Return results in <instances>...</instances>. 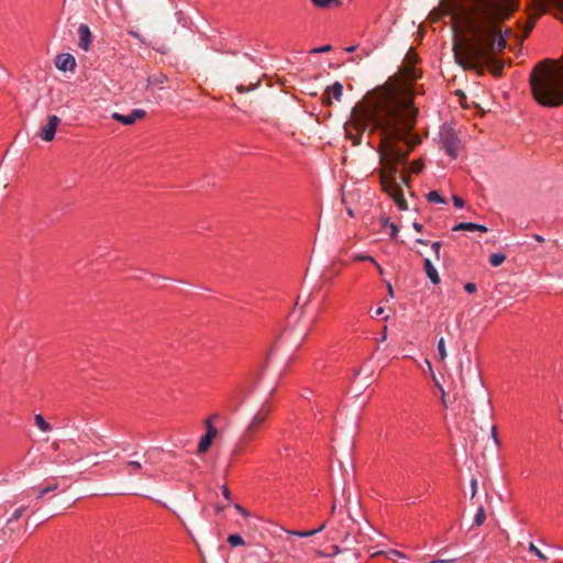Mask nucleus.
I'll list each match as a JSON object with an SVG mask.
<instances>
[{"label":"nucleus","instance_id":"nucleus-1","mask_svg":"<svg viewBox=\"0 0 563 563\" xmlns=\"http://www.w3.org/2000/svg\"><path fill=\"white\" fill-rule=\"evenodd\" d=\"M395 98H397L395 92L387 88L367 93L352 108L350 120L344 129L346 137L355 146L362 143L363 133L367 128L369 133L379 132L382 188L400 210H407V201L396 180L397 165L407 163L409 153L421 142V139L412 132V114H407L405 121L399 119V111L405 103Z\"/></svg>","mask_w":563,"mask_h":563},{"label":"nucleus","instance_id":"nucleus-2","mask_svg":"<svg viewBox=\"0 0 563 563\" xmlns=\"http://www.w3.org/2000/svg\"><path fill=\"white\" fill-rule=\"evenodd\" d=\"M530 85L536 100L545 107L563 104V74L540 63L530 76Z\"/></svg>","mask_w":563,"mask_h":563},{"label":"nucleus","instance_id":"nucleus-3","mask_svg":"<svg viewBox=\"0 0 563 563\" xmlns=\"http://www.w3.org/2000/svg\"><path fill=\"white\" fill-rule=\"evenodd\" d=\"M418 77V70L413 67V65L404 64L399 68L398 75L391 77L385 85L369 92L374 93L384 88L395 92L397 101L406 103V106H401L398 117L401 119V121H405V119L408 117L407 114H412V129L416 125L418 109L413 104V92L409 82L417 79Z\"/></svg>","mask_w":563,"mask_h":563},{"label":"nucleus","instance_id":"nucleus-4","mask_svg":"<svg viewBox=\"0 0 563 563\" xmlns=\"http://www.w3.org/2000/svg\"><path fill=\"white\" fill-rule=\"evenodd\" d=\"M271 412L272 406L268 401H265L260 408V410L254 415L244 433L241 435L239 442L236 443L235 448L232 450L233 457H235L244 450L246 443L254 438L256 431L267 420Z\"/></svg>","mask_w":563,"mask_h":563},{"label":"nucleus","instance_id":"nucleus-5","mask_svg":"<svg viewBox=\"0 0 563 563\" xmlns=\"http://www.w3.org/2000/svg\"><path fill=\"white\" fill-rule=\"evenodd\" d=\"M59 123L60 119L57 115H48L46 124L40 129V137L45 142L53 141Z\"/></svg>","mask_w":563,"mask_h":563},{"label":"nucleus","instance_id":"nucleus-6","mask_svg":"<svg viewBox=\"0 0 563 563\" xmlns=\"http://www.w3.org/2000/svg\"><path fill=\"white\" fill-rule=\"evenodd\" d=\"M343 95V86L341 82L335 81L333 85L328 86L322 95V103L325 106L332 104V99L340 101Z\"/></svg>","mask_w":563,"mask_h":563},{"label":"nucleus","instance_id":"nucleus-7","mask_svg":"<svg viewBox=\"0 0 563 563\" xmlns=\"http://www.w3.org/2000/svg\"><path fill=\"white\" fill-rule=\"evenodd\" d=\"M145 114L146 112L143 109H134L130 114L126 115L114 112L112 114V119L122 124L130 125L133 124L136 120L144 118Z\"/></svg>","mask_w":563,"mask_h":563},{"label":"nucleus","instance_id":"nucleus-8","mask_svg":"<svg viewBox=\"0 0 563 563\" xmlns=\"http://www.w3.org/2000/svg\"><path fill=\"white\" fill-rule=\"evenodd\" d=\"M55 66L59 70H74L76 67L75 57L70 54H58L55 58Z\"/></svg>","mask_w":563,"mask_h":563},{"label":"nucleus","instance_id":"nucleus-9","mask_svg":"<svg viewBox=\"0 0 563 563\" xmlns=\"http://www.w3.org/2000/svg\"><path fill=\"white\" fill-rule=\"evenodd\" d=\"M78 36H79V42H78L79 47H81L84 51L87 52L89 49L90 43L92 41V34L87 24L82 23L79 25Z\"/></svg>","mask_w":563,"mask_h":563},{"label":"nucleus","instance_id":"nucleus-10","mask_svg":"<svg viewBox=\"0 0 563 563\" xmlns=\"http://www.w3.org/2000/svg\"><path fill=\"white\" fill-rule=\"evenodd\" d=\"M443 147H444L445 152L448 153V155L455 158L457 156V152L460 148V141L454 134L449 133L444 137Z\"/></svg>","mask_w":563,"mask_h":563},{"label":"nucleus","instance_id":"nucleus-11","mask_svg":"<svg viewBox=\"0 0 563 563\" xmlns=\"http://www.w3.org/2000/svg\"><path fill=\"white\" fill-rule=\"evenodd\" d=\"M423 269L426 272V275L431 280L432 284H439L441 282L439 273L437 268L433 266L430 258H426L423 262Z\"/></svg>","mask_w":563,"mask_h":563},{"label":"nucleus","instance_id":"nucleus-12","mask_svg":"<svg viewBox=\"0 0 563 563\" xmlns=\"http://www.w3.org/2000/svg\"><path fill=\"white\" fill-rule=\"evenodd\" d=\"M453 231H479L487 232L488 229L485 225L473 223V222H461L453 227Z\"/></svg>","mask_w":563,"mask_h":563},{"label":"nucleus","instance_id":"nucleus-13","mask_svg":"<svg viewBox=\"0 0 563 563\" xmlns=\"http://www.w3.org/2000/svg\"><path fill=\"white\" fill-rule=\"evenodd\" d=\"M442 4H443V8H437V9H433L430 14H429V18L432 22H437L439 21L443 15H446V14H450L451 13V4L445 2L444 0H442Z\"/></svg>","mask_w":563,"mask_h":563},{"label":"nucleus","instance_id":"nucleus-14","mask_svg":"<svg viewBox=\"0 0 563 563\" xmlns=\"http://www.w3.org/2000/svg\"><path fill=\"white\" fill-rule=\"evenodd\" d=\"M249 555L252 558H256L263 562H268L272 558L271 552L261 545H257L250 550Z\"/></svg>","mask_w":563,"mask_h":563},{"label":"nucleus","instance_id":"nucleus-15","mask_svg":"<svg viewBox=\"0 0 563 563\" xmlns=\"http://www.w3.org/2000/svg\"><path fill=\"white\" fill-rule=\"evenodd\" d=\"M312 5L318 9H328L331 7H338L342 3V0H310Z\"/></svg>","mask_w":563,"mask_h":563},{"label":"nucleus","instance_id":"nucleus-16","mask_svg":"<svg viewBox=\"0 0 563 563\" xmlns=\"http://www.w3.org/2000/svg\"><path fill=\"white\" fill-rule=\"evenodd\" d=\"M35 426L43 432L52 431V426L40 413L34 416Z\"/></svg>","mask_w":563,"mask_h":563},{"label":"nucleus","instance_id":"nucleus-17","mask_svg":"<svg viewBox=\"0 0 563 563\" xmlns=\"http://www.w3.org/2000/svg\"><path fill=\"white\" fill-rule=\"evenodd\" d=\"M212 441H213V439H211L209 437H206V435L201 437L198 448H197L198 454L206 453L209 450V448L211 446Z\"/></svg>","mask_w":563,"mask_h":563},{"label":"nucleus","instance_id":"nucleus-18","mask_svg":"<svg viewBox=\"0 0 563 563\" xmlns=\"http://www.w3.org/2000/svg\"><path fill=\"white\" fill-rule=\"evenodd\" d=\"M205 426H206V434L205 435L214 440V438L218 435V429L212 423V419H206Z\"/></svg>","mask_w":563,"mask_h":563},{"label":"nucleus","instance_id":"nucleus-19","mask_svg":"<svg viewBox=\"0 0 563 563\" xmlns=\"http://www.w3.org/2000/svg\"><path fill=\"white\" fill-rule=\"evenodd\" d=\"M506 260V256L501 253H494L490 255L489 257V263L494 266V267H497L499 265H501Z\"/></svg>","mask_w":563,"mask_h":563},{"label":"nucleus","instance_id":"nucleus-20","mask_svg":"<svg viewBox=\"0 0 563 563\" xmlns=\"http://www.w3.org/2000/svg\"><path fill=\"white\" fill-rule=\"evenodd\" d=\"M427 199L430 202L446 203V200L435 190L430 191L427 195Z\"/></svg>","mask_w":563,"mask_h":563},{"label":"nucleus","instance_id":"nucleus-21","mask_svg":"<svg viewBox=\"0 0 563 563\" xmlns=\"http://www.w3.org/2000/svg\"><path fill=\"white\" fill-rule=\"evenodd\" d=\"M385 554L388 560L395 561L396 558H404L405 554L397 550H389L388 552H376L373 556Z\"/></svg>","mask_w":563,"mask_h":563},{"label":"nucleus","instance_id":"nucleus-22","mask_svg":"<svg viewBox=\"0 0 563 563\" xmlns=\"http://www.w3.org/2000/svg\"><path fill=\"white\" fill-rule=\"evenodd\" d=\"M486 519V514L483 506H479L477 512L474 517V523L476 526H482Z\"/></svg>","mask_w":563,"mask_h":563},{"label":"nucleus","instance_id":"nucleus-23","mask_svg":"<svg viewBox=\"0 0 563 563\" xmlns=\"http://www.w3.org/2000/svg\"><path fill=\"white\" fill-rule=\"evenodd\" d=\"M438 353L440 356V360L443 362L445 361L448 356L446 347H445V341L443 338H441L438 342Z\"/></svg>","mask_w":563,"mask_h":563},{"label":"nucleus","instance_id":"nucleus-24","mask_svg":"<svg viewBox=\"0 0 563 563\" xmlns=\"http://www.w3.org/2000/svg\"><path fill=\"white\" fill-rule=\"evenodd\" d=\"M126 467L130 468V475H133L136 472L142 470V464L139 461H129L126 462Z\"/></svg>","mask_w":563,"mask_h":563},{"label":"nucleus","instance_id":"nucleus-25","mask_svg":"<svg viewBox=\"0 0 563 563\" xmlns=\"http://www.w3.org/2000/svg\"><path fill=\"white\" fill-rule=\"evenodd\" d=\"M228 542L232 547H238V545L244 544L243 538L241 536H239V534H230L229 538H228Z\"/></svg>","mask_w":563,"mask_h":563},{"label":"nucleus","instance_id":"nucleus-26","mask_svg":"<svg viewBox=\"0 0 563 563\" xmlns=\"http://www.w3.org/2000/svg\"><path fill=\"white\" fill-rule=\"evenodd\" d=\"M166 79H167V77L163 74L154 75V76L148 77V84L150 85H158V84L165 82Z\"/></svg>","mask_w":563,"mask_h":563},{"label":"nucleus","instance_id":"nucleus-27","mask_svg":"<svg viewBox=\"0 0 563 563\" xmlns=\"http://www.w3.org/2000/svg\"><path fill=\"white\" fill-rule=\"evenodd\" d=\"M57 488H58V484L57 483H54V484H52V485H49V486H47L45 488H42L37 493V498L40 499V498L44 497L46 494L56 490Z\"/></svg>","mask_w":563,"mask_h":563},{"label":"nucleus","instance_id":"nucleus-28","mask_svg":"<svg viewBox=\"0 0 563 563\" xmlns=\"http://www.w3.org/2000/svg\"><path fill=\"white\" fill-rule=\"evenodd\" d=\"M432 379L435 384V386L439 388V391L441 393V400H442V404L448 407V404H446V399H445V390L444 388L442 387V385L439 383V380L437 379L435 375L432 373Z\"/></svg>","mask_w":563,"mask_h":563},{"label":"nucleus","instance_id":"nucleus-29","mask_svg":"<svg viewBox=\"0 0 563 563\" xmlns=\"http://www.w3.org/2000/svg\"><path fill=\"white\" fill-rule=\"evenodd\" d=\"M504 69V64L501 62H493L490 71L495 76H500Z\"/></svg>","mask_w":563,"mask_h":563},{"label":"nucleus","instance_id":"nucleus-30","mask_svg":"<svg viewBox=\"0 0 563 563\" xmlns=\"http://www.w3.org/2000/svg\"><path fill=\"white\" fill-rule=\"evenodd\" d=\"M258 86H260V81L254 85L251 84L247 87L244 85H239V86H236V91H239L240 93H244V92H249V91L256 89Z\"/></svg>","mask_w":563,"mask_h":563},{"label":"nucleus","instance_id":"nucleus-31","mask_svg":"<svg viewBox=\"0 0 563 563\" xmlns=\"http://www.w3.org/2000/svg\"><path fill=\"white\" fill-rule=\"evenodd\" d=\"M25 509H26V507H25V506L18 508V509H16V510L11 515V517L9 518V522H13V521L19 520V519L22 517V515L24 514Z\"/></svg>","mask_w":563,"mask_h":563},{"label":"nucleus","instance_id":"nucleus-32","mask_svg":"<svg viewBox=\"0 0 563 563\" xmlns=\"http://www.w3.org/2000/svg\"><path fill=\"white\" fill-rule=\"evenodd\" d=\"M529 551L534 553L540 560H548L547 555L543 554L532 542L529 544Z\"/></svg>","mask_w":563,"mask_h":563},{"label":"nucleus","instance_id":"nucleus-33","mask_svg":"<svg viewBox=\"0 0 563 563\" xmlns=\"http://www.w3.org/2000/svg\"><path fill=\"white\" fill-rule=\"evenodd\" d=\"M422 168H423V164H422L421 159L413 161V163L410 166V170L416 174L420 173L422 170Z\"/></svg>","mask_w":563,"mask_h":563},{"label":"nucleus","instance_id":"nucleus-34","mask_svg":"<svg viewBox=\"0 0 563 563\" xmlns=\"http://www.w3.org/2000/svg\"><path fill=\"white\" fill-rule=\"evenodd\" d=\"M441 246H442L441 242L437 241V242L431 243V249L433 250L435 260H438V261L440 260Z\"/></svg>","mask_w":563,"mask_h":563},{"label":"nucleus","instance_id":"nucleus-35","mask_svg":"<svg viewBox=\"0 0 563 563\" xmlns=\"http://www.w3.org/2000/svg\"><path fill=\"white\" fill-rule=\"evenodd\" d=\"M332 49V46L331 45H323L321 47H316L310 51L311 54H319V53H328Z\"/></svg>","mask_w":563,"mask_h":563},{"label":"nucleus","instance_id":"nucleus-36","mask_svg":"<svg viewBox=\"0 0 563 563\" xmlns=\"http://www.w3.org/2000/svg\"><path fill=\"white\" fill-rule=\"evenodd\" d=\"M490 437L494 441V443L499 446L500 445V441H499V438H498V433H497V427L496 426H493L492 429H490Z\"/></svg>","mask_w":563,"mask_h":563},{"label":"nucleus","instance_id":"nucleus-37","mask_svg":"<svg viewBox=\"0 0 563 563\" xmlns=\"http://www.w3.org/2000/svg\"><path fill=\"white\" fill-rule=\"evenodd\" d=\"M406 59H407L406 64L413 65L416 63L417 56L415 55L412 49H409V52L406 55Z\"/></svg>","mask_w":563,"mask_h":563},{"label":"nucleus","instance_id":"nucleus-38","mask_svg":"<svg viewBox=\"0 0 563 563\" xmlns=\"http://www.w3.org/2000/svg\"><path fill=\"white\" fill-rule=\"evenodd\" d=\"M291 534L297 537H311L316 534V531L309 530V531H292Z\"/></svg>","mask_w":563,"mask_h":563},{"label":"nucleus","instance_id":"nucleus-39","mask_svg":"<svg viewBox=\"0 0 563 563\" xmlns=\"http://www.w3.org/2000/svg\"><path fill=\"white\" fill-rule=\"evenodd\" d=\"M477 494V479H471V498L473 499Z\"/></svg>","mask_w":563,"mask_h":563},{"label":"nucleus","instance_id":"nucleus-40","mask_svg":"<svg viewBox=\"0 0 563 563\" xmlns=\"http://www.w3.org/2000/svg\"><path fill=\"white\" fill-rule=\"evenodd\" d=\"M452 200H453V203H454L455 207H457V208L464 207V200L461 197L453 196Z\"/></svg>","mask_w":563,"mask_h":563},{"label":"nucleus","instance_id":"nucleus-41","mask_svg":"<svg viewBox=\"0 0 563 563\" xmlns=\"http://www.w3.org/2000/svg\"><path fill=\"white\" fill-rule=\"evenodd\" d=\"M464 289L465 291H467L468 294H474L476 291V285L473 284V283H466L464 285Z\"/></svg>","mask_w":563,"mask_h":563},{"label":"nucleus","instance_id":"nucleus-42","mask_svg":"<svg viewBox=\"0 0 563 563\" xmlns=\"http://www.w3.org/2000/svg\"><path fill=\"white\" fill-rule=\"evenodd\" d=\"M389 230H390V233H389L390 238L395 239L397 236V234H398V231H399L398 227L395 223L389 224Z\"/></svg>","mask_w":563,"mask_h":563},{"label":"nucleus","instance_id":"nucleus-43","mask_svg":"<svg viewBox=\"0 0 563 563\" xmlns=\"http://www.w3.org/2000/svg\"><path fill=\"white\" fill-rule=\"evenodd\" d=\"M356 261H369L372 263H375V260L369 255H358L355 257Z\"/></svg>","mask_w":563,"mask_h":563},{"label":"nucleus","instance_id":"nucleus-44","mask_svg":"<svg viewBox=\"0 0 563 563\" xmlns=\"http://www.w3.org/2000/svg\"><path fill=\"white\" fill-rule=\"evenodd\" d=\"M400 179H401V183L408 185L409 184V180H410V176L408 175L407 172H402L401 175H400Z\"/></svg>","mask_w":563,"mask_h":563},{"label":"nucleus","instance_id":"nucleus-45","mask_svg":"<svg viewBox=\"0 0 563 563\" xmlns=\"http://www.w3.org/2000/svg\"><path fill=\"white\" fill-rule=\"evenodd\" d=\"M221 490H222V495L224 496V498L230 501L231 500V494H230L229 488L227 486H222Z\"/></svg>","mask_w":563,"mask_h":563},{"label":"nucleus","instance_id":"nucleus-46","mask_svg":"<svg viewBox=\"0 0 563 563\" xmlns=\"http://www.w3.org/2000/svg\"><path fill=\"white\" fill-rule=\"evenodd\" d=\"M235 509L241 514L243 515L244 517H247L249 516V512L239 504H235L234 505Z\"/></svg>","mask_w":563,"mask_h":563},{"label":"nucleus","instance_id":"nucleus-47","mask_svg":"<svg viewBox=\"0 0 563 563\" xmlns=\"http://www.w3.org/2000/svg\"><path fill=\"white\" fill-rule=\"evenodd\" d=\"M327 527V522H322L321 525H319V527L317 529H313V531H316V534L321 532L322 530H324V528Z\"/></svg>","mask_w":563,"mask_h":563},{"label":"nucleus","instance_id":"nucleus-48","mask_svg":"<svg viewBox=\"0 0 563 563\" xmlns=\"http://www.w3.org/2000/svg\"><path fill=\"white\" fill-rule=\"evenodd\" d=\"M389 224H393V222H390L388 219H382L383 228H388L389 229Z\"/></svg>","mask_w":563,"mask_h":563},{"label":"nucleus","instance_id":"nucleus-49","mask_svg":"<svg viewBox=\"0 0 563 563\" xmlns=\"http://www.w3.org/2000/svg\"><path fill=\"white\" fill-rule=\"evenodd\" d=\"M413 229L417 231V232H421L422 231V224L418 223V222H415L413 223Z\"/></svg>","mask_w":563,"mask_h":563},{"label":"nucleus","instance_id":"nucleus-50","mask_svg":"<svg viewBox=\"0 0 563 563\" xmlns=\"http://www.w3.org/2000/svg\"><path fill=\"white\" fill-rule=\"evenodd\" d=\"M533 238H534L536 241H538L540 243L544 242V239L541 235H539V234H534Z\"/></svg>","mask_w":563,"mask_h":563},{"label":"nucleus","instance_id":"nucleus-51","mask_svg":"<svg viewBox=\"0 0 563 563\" xmlns=\"http://www.w3.org/2000/svg\"><path fill=\"white\" fill-rule=\"evenodd\" d=\"M52 448H53L55 451L59 450V442H58V441L53 442V443H52Z\"/></svg>","mask_w":563,"mask_h":563},{"label":"nucleus","instance_id":"nucleus-52","mask_svg":"<svg viewBox=\"0 0 563 563\" xmlns=\"http://www.w3.org/2000/svg\"><path fill=\"white\" fill-rule=\"evenodd\" d=\"M387 287H388V295H389V297H394V290H393L391 285L388 284Z\"/></svg>","mask_w":563,"mask_h":563},{"label":"nucleus","instance_id":"nucleus-53","mask_svg":"<svg viewBox=\"0 0 563 563\" xmlns=\"http://www.w3.org/2000/svg\"><path fill=\"white\" fill-rule=\"evenodd\" d=\"M384 313V308L379 307L376 311H375V314L376 316H380Z\"/></svg>","mask_w":563,"mask_h":563},{"label":"nucleus","instance_id":"nucleus-54","mask_svg":"<svg viewBox=\"0 0 563 563\" xmlns=\"http://www.w3.org/2000/svg\"><path fill=\"white\" fill-rule=\"evenodd\" d=\"M219 417L218 413H213L211 415L210 417H208L207 419H212V423L214 424V420Z\"/></svg>","mask_w":563,"mask_h":563},{"label":"nucleus","instance_id":"nucleus-55","mask_svg":"<svg viewBox=\"0 0 563 563\" xmlns=\"http://www.w3.org/2000/svg\"><path fill=\"white\" fill-rule=\"evenodd\" d=\"M345 51H346L347 53H352V52H354V51H355V46H349V47H346V48H345Z\"/></svg>","mask_w":563,"mask_h":563},{"label":"nucleus","instance_id":"nucleus-56","mask_svg":"<svg viewBox=\"0 0 563 563\" xmlns=\"http://www.w3.org/2000/svg\"><path fill=\"white\" fill-rule=\"evenodd\" d=\"M416 243L427 245V241H424V240H422V239H417V240H416Z\"/></svg>","mask_w":563,"mask_h":563},{"label":"nucleus","instance_id":"nucleus-57","mask_svg":"<svg viewBox=\"0 0 563 563\" xmlns=\"http://www.w3.org/2000/svg\"><path fill=\"white\" fill-rule=\"evenodd\" d=\"M374 264H375V266L377 267L378 273H379V274H383V273H384V271H383V268L380 267V265H379V264H377L376 262H375Z\"/></svg>","mask_w":563,"mask_h":563},{"label":"nucleus","instance_id":"nucleus-58","mask_svg":"<svg viewBox=\"0 0 563 563\" xmlns=\"http://www.w3.org/2000/svg\"><path fill=\"white\" fill-rule=\"evenodd\" d=\"M334 552H335V553H339V552H340L339 547H336V545L334 547Z\"/></svg>","mask_w":563,"mask_h":563},{"label":"nucleus","instance_id":"nucleus-59","mask_svg":"<svg viewBox=\"0 0 563 563\" xmlns=\"http://www.w3.org/2000/svg\"><path fill=\"white\" fill-rule=\"evenodd\" d=\"M335 511V505H332L331 512L333 514Z\"/></svg>","mask_w":563,"mask_h":563},{"label":"nucleus","instance_id":"nucleus-60","mask_svg":"<svg viewBox=\"0 0 563 563\" xmlns=\"http://www.w3.org/2000/svg\"><path fill=\"white\" fill-rule=\"evenodd\" d=\"M185 509H186V510H189V509H190V507H189V501L187 503V505H185Z\"/></svg>","mask_w":563,"mask_h":563},{"label":"nucleus","instance_id":"nucleus-61","mask_svg":"<svg viewBox=\"0 0 563 563\" xmlns=\"http://www.w3.org/2000/svg\"><path fill=\"white\" fill-rule=\"evenodd\" d=\"M387 339V335L386 333H384V335H382V340L385 341Z\"/></svg>","mask_w":563,"mask_h":563},{"label":"nucleus","instance_id":"nucleus-62","mask_svg":"<svg viewBox=\"0 0 563 563\" xmlns=\"http://www.w3.org/2000/svg\"><path fill=\"white\" fill-rule=\"evenodd\" d=\"M347 212H349L350 216H353V212H352L351 209H349Z\"/></svg>","mask_w":563,"mask_h":563},{"label":"nucleus","instance_id":"nucleus-63","mask_svg":"<svg viewBox=\"0 0 563 563\" xmlns=\"http://www.w3.org/2000/svg\"><path fill=\"white\" fill-rule=\"evenodd\" d=\"M217 510H218V511H221V510H222V508H221L220 506H217Z\"/></svg>","mask_w":563,"mask_h":563},{"label":"nucleus","instance_id":"nucleus-64","mask_svg":"<svg viewBox=\"0 0 563 563\" xmlns=\"http://www.w3.org/2000/svg\"><path fill=\"white\" fill-rule=\"evenodd\" d=\"M510 30H506V35H509L510 34Z\"/></svg>","mask_w":563,"mask_h":563}]
</instances>
